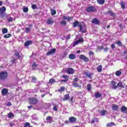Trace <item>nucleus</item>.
<instances>
[{"label": "nucleus", "mask_w": 127, "mask_h": 127, "mask_svg": "<svg viewBox=\"0 0 127 127\" xmlns=\"http://www.w3.org/2000/svg\"><path fill=\"white\" fill-rule=\"evenodd\" d=\"M78 43H83L84 42V39L83 38H81L77 40Z\"/></svg>", "instance_id": "nucleus-39"}, {"label": "nucleus", "mask_w": 127, "mask_h": 127, "mask_svg": "<svg viewBox=\"0 0 127 127\" xmlns=\"http://www.w3.org/2000/svg\"><path fill=\"white\" fill-rule=\"evenodd\" d=\"M10 127H13V126H14V124L13 123H12V122H10L9 124Z\"/></svg>", "instance_id": "nucleus-62"}, {"label": "nucleus", "mask_w": 127, "mask_h": 127, "mask_svg": "<svg viewBox=\"0 0 127 127\" xmlns=\"http://www.w3.org/2000/svg\"><path fill=\"white\" fill-rule=\"evenodd\" d=\"M115 74L116 76H121L122 75V71L121 70H117L115 72Z\"/></svg>", "instance_id": "nucleus-34"}, {"label": "nucleus", "mask_w": 127, "mask_h": 127, "mask_svg": "<svg viewBox=\"0 0 127 127\" xmlns=\"http://www.w3.org/2000/svg\"><path fill=\"white\" fill-rule=\"evenodd\" d=\"M116 44H118L119 46H123V44L120 41H117Z\"/></svg>", "instance_id": "nucleus-42"}, {"label": "nucleus", "mask_w": 127, "mask_h": 127, "mask_svg": "<svg viewBox=\"0 0 127 127\" xmlns=\"http://www.w3.org/2000/svg\"><path fill=\"white\" fill-rule=\"evenodd\" d=\"M94 97L96 99L101 98V97H102V94L100 93V92H95Z\"/></svg>", "instance_id": "nucleus-18"}, {"label": "nucleus", "mask_w": 127, "mask_h": 127, "mask_svg": "<svg viewBox=\"0 0 127 127\" xmlns=\"http://www.w3.org/2000/svg\"><path fill=\"white\" fill-rule=\"evenodd\" d=\"M73 81L74 83H76V82H78V81H79V78H78V77H75L73 79Z\"/></svg>", "instance_id": "nucleus-54"}, {"label": "nucleus", "mask_w": 127, "mask_h": 127, "mask_svg": "<svg viewBox=\"0 0 127 127\" xmlns=\"http://www.w3.org/2000/svg\"><path fill=\"white\" fill-rule=\"evenodd\" d=\"M95 123H98V118H94L91 121V124H94Z\"/></svg>", "instance_id": "nucleus-30"}, {"label": "nucleus", "mask_w": 127, "mask_h": 127, "mask_svg": "<svg viewBox=\"0 0 127 127\" xmlns=\"http://www.w3.org/2000/svg\"><path fill=\"white\" fill-rule=\"evenodd\" d=\"M13 20V19L12 18V17H10L9 19H8V22H12Z\"/></svg>", "instance_id": "nucleus-55"}, {"label": "nucleus", "mask_w": 127, "mask_h": 127, "mask_svg": "<svg viewBox=\"0 0 127 127\" xmlns=\"http://www.w3.org/2000/svg\"><path fill=\"white\" fill-rule=\"evenodd\" d=\"M89 56H91L92 55H94V52L90 51L89 53Z\"/></svg>", "instance_id": "nucleus-56"}, {"label": "nucleus", "mask_w": 127, "mask_h": 127, "mask_svg": "<svg viewBox=\"0 0 127 127\" xmlns=\"http://www.w3.org/2000/svg\"><path fill=\"white\" fill-rule=\"evenodd\" d=\"M79 59H80V60H83L84 62H89V58L86 57V56L84 55H80L79 56Z\"/></svg>", "instance_id": "nucleus-6"}, {"label": "nucleus", "mask_w": 127, "mask_h": 127, "mask_svg": "<svg viewBox=\"0 0 127 127\" xmlns=\"http://www.w3.org/2000/svg\"><path fill=\"white\" fill-rule=\"evenodd\" d=\"M69 58L71 60H74V59H76V56L74 54H70L69 55Z\"/></svg>", "instance_id": "nucleus-24"}, {"label": "nucleus", "mask_w": 127, "mask_h": 127, "mask_svg": "<svg viewBox=\"0 0 127 127\" xmlns=\"http://www.w3.org/2000/svg\"><path fill=\"white\" fill-rule=\"evenodd\" d=\"M87 12H95L97 11V9L93 6H90L86 8Z\"/></svg>", "instance_id": "nucleus-5"}, {"label": "nucleus", "mask_w": 127, "mask_h": 127, "mask_svg": "<svg viewBox=\"0 0 127 127\" xmlns=\"http://www.w3.org/2000/svg\"><path fill=\"white\" fill-rule=\"evenodd\" d=\"M50 11H51V14L52 15H55V14H56V10L51 9Z\"/></svg>", "instance_id": "nucleus-28"}, {"label": "nucleus", "mask_w": 127, "mask_h": 127, "mask_svg": "<svg viewBox=\"0 0 127 127\" xmlns=\"http://www.w3.org/2000/svg\"><path fill=\"white\" fill-rule=\"evenodd\" d=\"M106 113H107V111L105 110H103L102 111H101V116H105V115H106Z\"/></svg>", "instance_id": "nucleus-40"}, {"label": "nucleus", "mask_w": 127, "mask_h": 127, "mask_svg": "<svg viewBox=\"0 0 127 127\" xmlns=\"http://www.w3.org/2000/svg\"><path fill=\"white\" fill-rule=\"evenodd\" d=\"M68 17L66 16H64L63 17V19H67Z\"/></svg>", "instance_id": "nucleus-63"}, {"label": "nucleus", "mask_w": 127, "mask_h": 127, "mask_svg": "<svg viewBox=\"0 0 127 127\" xmlns=\"http://www.w3.org/2000/svg\"><path fill=\"white\" fill-rule=\"evenodd\" d=\"M55 52H56V49L55 48L52 49L46 53V56H49V55H52V54H54Z\"/></svg>", "instance_id": "nucleus-8"}, {"label": "nucleus", "mask_w": 127, "mask_h": 127, "mask_svg": "<svg viewBox=\"0 0 127 127\" xmlns=\"http://www.w3.org/2000/svg\"><path fill=\"white\" fill-rule=\"evenodd\" d=\"M67 22L66 21H61L60 24L62 25H66Z\"/></svg>", "instance_id": "nucleus-43"}, {"label": "nucleus", "mask_w": 127, "mask_h": 127, "mask_svg": "<svg viewBox=\"0 0 127 127\" xmlns=\"http://www.w3.org/2000/svg\"><path fill=\"white\" fill-rule=\"evenodd\" d=\"M121 112L122 113H125V114H127V107L123 106L121 107Z\"/></svg>", "instance_id": "nucleus-16"}, {"label": "nucleus", "mask_w": 127, "mask_h": 127, "mask_svg": "<svg viewBox=\"0 0 127 127\" xmlns=\"http://www.w3.org/2000/svg\"><path fill=\"white\" fill-rule=\"evenodd\" d=\"M7 78V72L6 71H1L0 73V80H5Z\"/></svg>", "instance_id": "nucleus-3"}, {"label": "nucleus", "mask_w": 127, "mask_h": 127, "mask_svg": "<svg viewBox=\"0 0 127 127\" xmlns=\"http://www.w3.org/2000/svg\"><path fill=\"white\" fill-rule=\"evenodd\" d=\"M113 126H116V124H115L114 122H111L107 125V127H113Z\"/></svg>", "instance_id": "nucleus-31"}, {"label": "nucleus", "mask_w": 127, "mask_h": 127, "mask_svg": "<svg viewBox=\"0 0 127 127\" xmlns=\"http://www.w3.org/2000/svg\"><path fill=\"white\" fill-rule=\"evenodd\" d=\"M6 10V8L5 6H2L1 8H0V17H4L5 14L4 12H5V11Z\"/></svg>", "instance_id": "nucleus-4"}, {"label": "nucleus", "mask_w": 127, "mask_h": 127, "mask_svg": "<svg viewBox=\"0 0 127 127\" xmlns=\"http://www.w3.org/2000/svg\"><path fill=\"white\" fill-rule=\"evenodd\" d=\"M72 19H73V17H70V16L67 17V20H68V21H70V20H72Z\"/></svg>", "instance_id": "nucleus-57"}, {"label": "nucleus", "mask_w": 127, "mask_h": 127, "mask_svg": "<svg viewBox=\"0 0 127 127\" xmlns=\"http://www.w3.org/2000/svg\"><path fill=\"white\" fill-rule=\"evenodd\" d=\"M107 13H109V14H110V15L111 16H115V13H113V11H112V10L108 11Z\"/></svg>", "instance_id": "nucleus-33"}, {"label": "nucleus", "mask_w": 127, "mask_h": 127, "mask_svg": "<svg viewBox=\"0 0 127 127\" xmlns=\"http://www.w3.org/2000/svg\"><path fill=\"white\" fill-rule=\"evenodd\" d=\"M72 86L74 88H78V87H81V85H80V84H79V83H78V82H73L72 83Z\"/></svg>", "instance_id": "nucleus-25"}, {"label": "nucleus", "mask_w": 127, "mask_h": 127, "mask_svg": "<svg viewBox=\"0 0 127 127\" xmlns=\"http://www.w3.org/2000/svg\"><path fill=\"white\" fill-rule=\"evenodd\" d=\"M30 126V124L28 122H26L25 123L24 125V127H28Z\"/></svg>", "instance_id": "nucleus-47"}, {"label": "nucleus", "mask_w": 127, "mask_h": 127, "mask_svg": "<svg viewBox=\"0 0 127 127\" xmlns=\"http://www.w3.org/2000/svg\"><path fill=\"white\" fill-rule=\"evenodd\" d=\"M88 91H91L92 90V85L91 84H88L87 86Z\"/></svg>", "instance_id": "nucleus-38"}, {"label": "nucleus", "mask_w": 127, "mask_h": 127, "mask_svg": "<svg viewBox=\"0 0 127 127\" xmlns=\"http://www.w3.org/2000/svg\"><path fill=\"white\" fill-rule=\"evenodd\" d=\"M96 70L97 72H102V71H103V66L102 65H99L97 67Z\"/></svg>", "instance_id": "nucleus-22"}, {"label": "nucleus", "mask_w": 127, "mask_h": 127, "mask_svg": "<svg viewBox=\"0 0 127 127\" xmlns=\"http://www.w3.org/2000/svg\"><path fill=\"white\" fill-rule=\"evenodd\" d=\"M111 84L112 85V89L113 90H116V89H118V86L116 85H117V82L114 80H112L111 81Z\"/></svg>", "instance_id": "nucleus-13"}, {"label": "nucleus", "mask_w": 127, "mask_h": 127, "mask_svg": "<svg viewBox=\"0 0 127 127\" xmlns=\"http://www.w3.org/2000/svg\"><path fill=\"white\" fill-rule=\"evenodd\" d=\"M23 10L24 12H27L28 11V7H24Z\"/></svg>", "instance_id": "nucleus-52"}, {"label": "nucleus", "mask_w": 127, "mask_h": 127, "mask_svg": "<svg viewBox=\"0 0 127 127\" xmlns=\"http://www.w3.org/2000/svg\"><path fill=\"white\" fill-rule=\"evenodd\" d=\"M46 121L47 124H52V122H53V118L51 116H48L46 118Z\"/></svg>", "instance_id": "nucleus-10"}, {"label": "nucleus", "mask_w": 127, "mask_h": 127, "mask_svg": "<svg viewBox=\"0 0 127 127\" xmlns=\"http://www.w3.org/2000/svg\"><path fill=\"white\" fill-rule=\"evenodd\" d=\"M78 27H79V31L82 32V33H85L87 32V26L84 22H80L78 25Z\"/></svg>", "instance_id": "nucleus-1"}, {"label": "nucleus", "mask_w": 127, "mask_h": 127, "mask_svg": "<svg viewBox=\"0 0 127 127\" xmlns=\"http://www.w3.org/2000/svg\"><path fill=\"white\" fill-rule=\"evenodd\" d=\"M32 67L33 68V67H38V65L36 64V63L34 62L32 64Z\"/></svg>", "instance_id": "nucleus-48"}, {"label": "nucleus", "mask_w": 127, "mask_h": 127, "mask_svg": "<svg viewBox=\"0 0 127 127\" xmlns=\"http://www.w3.org/2000/svg\"><path fill=\"white\" fill-rule=\"evenodd\" d=\"M79 24H80V23H79V21H75L73 23V27H77V26H79Z\"/></svg>", "instance_id": "nucleus-29"}, {"label": "nucleus", "mask_w": 127, "mask_h": 127, "mask_svg": "<svg viewBox=\"0 0 127 127\" xmlns=\"http://www.w3.org/2000/svg\"><path fill=\"white\" fill-rule=\"evenodd\" d=\"M53 110L55 112H57L58 109H57V105H55L53 107Z\"/></svg>", "instance_id": "nucleus-49"}, {"label": "nucleus", "mask_w": 127, "mask_h": 127, "mask_svg": "<svg viewBox=\"0 0 127 127\" xmlns=\"http://www.w3.org/2000/svg\"><path fill=\"white\" fill-rule=\"evenodd\" d=\"M28 102L30 105H37L38 104V99L35 97H31L29 98Z\"/></svg>", "instance_id": "nucleus-2"}, {"label": "nucleus", "mask_w": 127, "mask_h": 127, "mask_svg": "<svg viewBox=\"0 0 127 127\" xmlns=\"http://www.w3.org/2000/svg\"><path fill=\"white\" fill-rule=\"evenodd\" d=\"M7 117L9 119H11V118H14V115L12 113L10 112L7 114Z\"/></svg>", "instance_id": "nucleus-27"}, {"label": "nucleus", "mask_w": 127, "mask_h": 127, "mask_svg": "<svg viewBox=\"0 0 127 127\" xmlns=\"http://www.w3.org/2000/svg\"><path fill=\"white\" fill-rule=\"evenodd\" d=\"M79 44V43L78 41H76L73 43V47H75L76 45H78Z\"/></svg>", "instance_id": "nucleus-51"}, {"label": "nucleus", "mask_w": 127, "mask_h": 127, "mask_svg": "<svg viewBox=\"0 0 127 127\" xmlns=\"http://www.w3.org/2000/svg\"><path fill=\"white\" fill-rule=\"evenodd\" d=\"M67 73L69 74H73L74 73V69L70 67L67 69Z\"/></svg>", "instance_id": "nucleus-20"}, {"label": "nucleus", "mask_w": 127, "mask_h": 127, "mask_svg": "<svg viewBox=\"0 0 127 127\" xmlns=\"http://www.w3.org/2000/svg\"><path fill=\"white\" fill-rule=\"evenodd\" d=\"M31 7L32 9H36L37 8V7L36 6V4H33L31 5Z\"/></svg>", "instance_id": "nucleus-46"}, {"label": "nucleus", "mask_w": 127, "mask_h": 127, "mask_svg": "<svg viewBox=\"0 0 127 127\" xmlns=\"http://www.w3.org/2000/svg\"><path fill=\"white\" fill-rule=\"evenodd\" d=\"M14 55L16 56V58H17V59H20V55H19V53L17 50L14 51Z\"/></svg>", "instance_id": "nucleus-21"}, {"label": "nucleus", "mask_w": 127, "mask_h": 127, "mask_svg": "<svg viewBox=\"0 0 127 127\" xmlns=\"http://www.w3.org/2000/svg\"><path fill=\"white\" fill-rule=\"evenodd\" d=\"M111 47L112 49H115V48H116V44L115 43L112 44Z\"/></svg>", "instance_id": "nucleus-50"}, {"label": "nucleus", "mask_w": 127, "mask_h": 127, "mask_svg": "<svg viewBox=\"0 0 127 127\" xmlns=\"http://www.w3.org/2000/svg\"><path fill=\"white\" fill-rule=\"evenodd\" d=\"M32 83L34 82V81H36V80H37V78H36V77L35 76H32Z\"/></svg>", "instance_id": "nucleus-53"}, {"label": "nucleus", "mask_w": 127, "mask_h": 127, "mask_svg": "<svg viewBox=\"0 0 127 127\" xmlns=\"http://www.w3.org/2000/svg\"><path fill=\"white\" fill-rule=\"evenodd\" d=\"M68 100H70V95H69V94L64 95V98L63 99V101H64V102H65L66 101H68Z\"/></svg>", "instance_id": "nucleus-15"}, {"label": "nucleus", "mask_w": 127, "mask_h": 127, "mask_svg": "<svg viewBox=\"0 0 127 127\" xmlns=\"http://www.w3.org/2000/svg\"><path fill=\"white\" fill-rule=\"evenodd\" d=\"M77 121V118L74 117H71L69 118V122L71 123V124H74Z\"/></svg>", "instance_id": "nucleus-14"}, {"label": "nucleus", "mask_w": 127, "mask_h": 127, "mask_svg": "<svg viewBox=\"0 0 127 127\" xmlns=\"http://www.w3.org/2000/svg\"><path fill=\"white\" fill-rule=\"evenodd\" d=\"M9 37H11V34H7L3 36L4 38H9Z\"/></svg>", "instance_id": "nucleus-36"}, {"label": "nucleus", "mask_w": 127, "mask_h": 127, "mask_svg": "<svg viewBox=\"0 0 127 127\" xmlns=\"http://www.w3.org/2000/svg\"><path fill=\"white\" fill-rule=\"evenodd\" d=\"M55 82V79H53V78H51L49 80V83H50V84H52L53 83Z\"/></svg>", "instance_id": "nucleus-41"}, {"label": "nucleus", "mask_w": 127, "mask_h": 127, "mask_svg": "<svg viewBox=\"0 0 127 127\" xmlns=\"http://www.w3.org/2000/svg\"><path fill=\"white\" fill-rule=\"evenodd\" d=\"M66 39H67V40H69V39L70 38H71V35H68L66 37H65Z\"/></svg>", "instance_id": "nucleus-58"}, {"label": "nucleus", "mask_w": 127, "mask_h": 127, "mask_svg": "<svg viewBox=\"0 0 127 127\" xmlns=\"http://www.w3.org/2000/svg\"><path fill=\"white\" fill-rule=\"evenodd\" d=\"M121 6L123 9H125V7H126V3L124 2H122L121 3Z\"/></svg>", "instance_id": "nucleus-37"}, {"label": "nucleus", "mask_w": 127, "mask_h": 127, "mask_svg": "<svg viewBox=\"0 0 127 127\" xmlns=\"http://www.w3.org/2000/svg\"><path fill=\"white\" fill-rule=\"evenodd\" d=\"M63 78H64V79H65V80H67V81H68V78H69V76L63 75Z\"/></svg>", "instance_id": "nucleus-45"}, {"label": "nucleus", "mask_w": 127, "mask_h": 127, "mask_svg": "<svg viewBox=\"0 0 127 127\" xmlns=\"http://www.w3.org/2000/svg\"><path fill=\"white\" fill-rule=\"evenodd\" d=\"M97 1L99 4H104L105 3V0H97Z\"/></svg>", "instance_id": "nucleus-32"}, {"label": "nucleus", "mask_w": 127, "mask_h": 127, "mask_svg": "<svg viewBox=\"0 0 127 127\" xmlns=\"http://www.w3.org/2000/svg\"><path fill=\"white\" fill-rule=\"evenodd\" d=\"M112 110L113 111H118L119 110V106L116 104H113Z\"/></svg>", "instance_id": "nucleus-23"}, {"label": "nucleus", "mask_w": 127, "mask_h": 127, "mask_svg": "<svg viewBox=\"0 0 127 127\" xmlns=\"http://www.w3.org/2000/svg\"><path fill=\"white\" fill-rule=\"evenodd\" d=\"M2 96H6L8 94V89L3 88L1 91Z\"/></svg>", "instance_id": "nucleus-9"}, {"label": "nucleus", "mask_w": 127, "mask_h": 127, "mask_svg": "<svg viewBox=\"0 0 127 127\" xmlns=\"http://www.w3.org/2000/svg\"><path fill=\"white\" fill-rule=\"evenodd\" d=\"M32 43H33V42L31 40L27 41L24 43V46L25 47H27L28 46L31 45Z\"/></svg>", "instance_id": "nucleus-12"}, {"label": "nucleus", "mask_w": 127, "mask_h": 127, "mask_svg": "<svg viewBox=\"0 0 127 127\" xmlns=\"http://www.w3.org/2000/svg\"><path fill=\"white\" fill-rule=\"evenodd\" d=\"M123 53L125 55H127V50H126L125 51H124Z\"/></svg>", "instance_id": "nucleus-64"}, {"label": "nucleus", "mask_w": 127, "mask_h": 127, "mask_svg": "<svg viewBox=\"0 0 127 127\" xmlns=\"http://www.w3.org/2000/svg\"><path fill=\"white\" fill-rule=\"evenodd\" d=\"M30 30H31L30 28H29L28 27H27V28H25V31L27 33H28V32H30Z\"/></svg>", "instance_id": "nucleus-44"}, {"label": "nucleus", "mask_w": 127, "mask_h": 127, "mask_svg": "<svg viewBox=\"0 0 127 127\" xmlns=\"http://www.w3.org/2000/svg\"><path fill=\"white\" fill-rule=\"evenodd\" d=\"M91 23L99 25H100V20L97 18H95L91 20Z\"/></svg>", "instance_id": "nucleus-7"}, {"label": "nucleus", "mask_w": 127, "mask_h": 127, "mask_svg": "<svg viewBox=\"0 0 127 127\" xmlns=\"http://www.w3.org/2000/svg\"><path fill=\"white\" fill-rule=\"evenodd\" d=\"M98 49H99V50H103V49H104V47L103 46H100L98 48Z\"/></svg>", "instance_id": "nucleus-60"}, {"label": "nucleus", "mask_w": 127, "mask_h": 127, "mask_svg": "<svg viewBox=\"0 0 127 127\" xmlns=\"http://www.w3.org/2000/svg\"><path fill=\"white\" fill-rule=\"evenodd\" d=\"M11 103L10 102H8L7 104V106H8V107H10V106H11Z\"/></svg>", "instance_id": "nucleus-61"}, {"label": "nucleus", "mask_w": 127, "mask_h": 127, "mask_svg": "<svg viewBox=\"0 0 127 127\" xmlns=\"http://www.w3.org/2000/svg\"><path fill=\"white\" fill-rule=\"evenodd\" d=\"M65 91V87L61 86L60 88L58 89V91L61 93V94Z\"/></svg>", "instance_id": "nucleus-26"}, {"label": "nucleus", "mask_w": 127, "mask_h": 127, "mask_svg": "<svg viewBox=\"0 0 127 127\" xmlns=\"http://www.w3.org/2000/svg\"><path fill=\"white\" fill-rule=\"evenodd\" d=\"M117 88H122V89H124V88H125V85H124L123 82H119L117 84Z\"/></svg>", "instance_id": "nucleus-19"}, {"label": "nucleus", "mask_w": 127, "mask_h": 127, "mask_svg": "<svg viewBox=\"0 0 127 127\" xmlns=\"http://www.w3.org/2000/svg\"><path fill=\"white\" fill-rule=\"evenodd\" d=\"M108 50H109V48H108L107 47H105L104 49V52H107V51H108Z\"/></svg>", "instance_id": "nucleus-59"}, {"label": "nucleus", "mask_w": 127, "mask_h": 127, "mask_svg": "<svg viewBox=\"0 0 127 127\" xmlns=\"http://www.w3.org/2000/svg\"><path fill=\"white\" fill-rule=\"evenodd\" d=\"M84 75H86V77H88V78H90L91 79L92 78V76H93V72H84Z\"/></svg>", "instance_id": "nucleus-17"}, {"label": "nucleus", "mask_w": 127, "mask_h": 127, "mask_svg": "<svg viewBox=\"0 0 127 127\" xmlns=\"http://www.w3.org/2000/svg\"><path fill=\"white\" fill-rule=\"evenodd\" d=\"M46 23L49 25H51V24H53L54 23V21L53 20L52 18H50L47 20Z\"/></svg>", "instance_id": "nucleus-11"}, {"label": "nucleus", "mask_w": 127, "mask_h": 127, "mask_svg": "<svg viewBox=\"0 0 127 127\" xmlns=\"http://www.w3.org/2000/svg\"><path fill=\"white\" fill-rule=\"evenodd\" d=\"M7 31H8L7 28H4L2 30V32L3 34H5V33H7Z\"/></svg>", "instance_id": "nucleus-35"}]
</instances>
